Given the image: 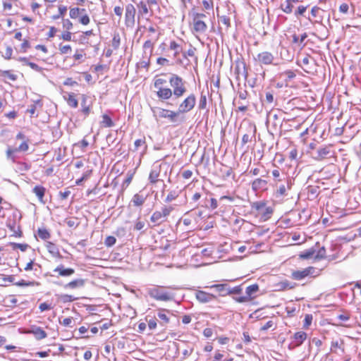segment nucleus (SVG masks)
<instances>
[{"label": "nucleus", "mask_w": 361, "mask_h": 361, "mask_svg": "<svg viewBox=\"0 0 361 361\" xmlns=\"http://www.w3.org/2000/svg\"><path fill=\"white\" fill-rule=\"evenodd\" d=\"M171 87V98L173 101H177L182 97L187 92L185 86L186 82L179 75L171 73L169 80Z\"/></svg>", "instance_id": "f257e3e1"}, {"label": "nucleus", "mask_w": 361, "mask_h": 361, "mask_svg": "<svg viewBox=\"0 0 361 361\" xmlns=\"http://www.w3.org/2000/svg\"><path fill=\"white\" fill-rule=\"evenodd\" d=\"M150 298L159 301H171L174 299V294L164 290L163 287L154 286L147 290Z\"/></svg>", "instance_id": "f03ea898"}, {"label": "nucleus", "mask_w": 361, "mask_h": 361, "mask_svg": "<svg viewBox=\"0 0 361 361\" xmlns=\"http://www.w3.org/2000/svg\"><path fill=\"white\" fill-rule=\"evenodd\" d=\"M166 80L156 76L154 78V86L157 90V96L161 100H168L171 98V89L168 87H163V85L166 83Z\"/></svg>", "instance_id": "7ed1b4c3"}, {"label": "nucleus", "mask_w": 361, "mask_h": 361, "mask_svg": "<svg viewBox=\"0 0 361 361\" xmlns=\"http://www.w3.org/2000/svg\"><path fill=\"white\" fill-rule=\"evenodd\" d=\"M69 16L72 19H75L78 23L83 25H87L90 23V17L87 13L85 8H73L69 11Z\"/></svg>", "instance_id": "20e7f679"}, {"label": "nucleus", "mask_w": 361, "mask_h": 361, "mask_svg": "<svg viewBox=\"0 0 361 361\" xmlns=\"http://www.w3.org/2000/svg\"><path fill=\"white\" fill-rule=\"evenodd\" d=\"M180 112L173 111L168 109H160L159 111V116L163 118H168L171 123L176 125L183 123L185 121L184 117L179 118Z\"/></svg>", "instance_id": "39448f33"}, {"label": "nucleus", "mask_w": 361, "mask_h": 361, "mask_svg": "<svg viewBox=\"0 0 361 361\" xmlns=\"http://www.w3.org/2000/svg\"><path fill=\"white\" fill-rule=\"evenodd\" d=\"M195 104L196 97L193 93H191L179 104L178 110L180 114L188 113L195 107Z\"/></svg>", "instance_id": "423d86ee"}, {"label": "nucleus", "mask_w": 361, "mask_h": 361, "mask_svg": "<svg viewBox=\"0 0 361 361\" xmlns=\"http://www.w3.org/2000/svg\"><path fill=\"white\" fill-rule=\"evenodd\" d=\"M274 55L269 51H262L259 53L257 56L254 58V59L260 65H276V63H274Z\"/></svg>", "instance_id": "0eeeda50"}, {"label": "nucleus", "mask_w": 361, "mask_h": 361, "mask_svg": "<svg viewBox=\"0 0 361 361\" xmlns=\"http://www.w3.org/2000/svg\"><path fill=\"white\" fill-rule=\"evenodd\" d=\"M307 338V334L304 331H298L290 338V348L300 346Z\"/></svg>", "instance_id": "6e6552de"}, {"label": "nucleus", "mask_w": 361, "mask_h": 361, "mask_svg": "<svg viewBox=\"0 0 361 361\" xmlns=\"http://www.w3.org/2000/svg\"><path fill=\"white\" fill-rule=\"evenodd\" d=\"M195 298L200 303H207L216 298V295L203 290H197Z\"/></svg>", "instance_id": "1a4fd4ad"}, {"label": "nucleus", "mask_w": 361, "mask_h": 361, "mask_svg": "<svg viewBox=\"0 0 361 361\" xmlns=\"http://www.w3.org/2000/svg\"><path fill=\"white\" fill-rule=\"evenodd\" d=\"M314 268L312 267L303 269L302 270H297L292 272V278L295 280H302L306 276L312 274Z\"/></svg>", "instance_id": "9d476101"}, {"label": "nucleus", "mask_w": 361, "mask_h": 361, "mask_svg": "<svg viewBox=\"0 0 361 361\" xmlns=\"http://www.w3.org/2000/svg\"><path fill=\"white\" fill-rule=\"evenodd\" d=\"M331 157V151L330 146H325L319 148L316 152L314 159L317 161H321L328 157Z\"/></svg>", "instance_id": "9b49d317"}, {"label": "nucleus", "mask_w": 361, "mask_h": 361, "mask_svg": "<svg viewBox=\"0 0 361 361\" xmlns=\"http://www.w3.org/2000/svg\"><path fill=\"white\" fill-rule=\"evenodd\" d=\"M166 313H170V310L166 309H160L158 310L155 317L159 320V324L162 326H166L170 322V317Z\"/></svg>", "instance_id": "f8f14e48"}, {"label": "nucleus", "mask_w": 361, "mask_h": 361, "mask_svg": "<svg viewBox=\"0 0 361 361\" xmlns=\"http://www.w3.org/2000/svg\"><path fill=\"white\" fill-rule=\"evenodd\" d=\"M135 8L133 4H128L126 7V23L135 21Z\"/></svg>", "instance_id": "ddd939ff"}, {"label": "nucleus", "mask_w": 361, "mask_h": 361, "mask_svg": "<svg viewBox=\"0 0 361 361\" xmlns=\"http://www.w3.org/2000/svg\"><path fill=\"white\" fill-rule=\"evenodd\" d=\"M193 31L197 33H204L207 30V24L202 20L192 19Z\"/></svg>", "instance_id": "4468645a"}, {"label": "nucleus", "mask_w": 361, "mask_h": 361, "mask_svg": "<svg viewBox=\"0 0 361 361\" xmlns=\"http://www.w3.org/2000/svg\"><path fill=\"white\" fill-rule=\"evenodd\" d=\"M259 285L257 283L247 286L245 289V294L250 301L252 300L257 297V293L259 291Z\"/></svg>", "instance_id": "2eb2a0df"}, {"label": "nucleus", "mask_w": 361, "mask_h": 361, "mask_svg": "<svg viewBox=\"0 0 361 361\" xmlns=\"http://www.w3.org/2000/svg\"><path fill=\"white\" fill-rule=\"evenodd\" d=\"M290 185H291L290 180L286 179V185L285 184L280 185L279 186V188L276 189V192H275L276 197H279L286 196L287 195L286 190H287V189H290Z\"/></svg>", "instance_id": "dca6fc26"}, {"label": "nucleus", "mask_w": 361, "mask_h": 361, "mask_svg": "<svg viewBox=\"0 0 361 361\" xmlns=\"http://www.w3.org/2000/svg\"><path fill=\"white\" fill-rule=\"evenodd\" d=\"M28 333L32 334L37 340H41L47 337L46 332L41 327L36 326H32Z\"/></svg>", "instance_id": "f3484780"}, {"label": "nucleus", "mask_w": 361, "mask_h": 361, "mask_svg": "<svg viewBox=\"0 0 361 361\" xmlns=\"http://www.w3.org/2000/svg\"><path fill=\"white\" fill-rule=\"evenodd\" d=\"M267 181L262 178H256L252 182V189L253 191L257 192L259 190H263L267 187Z\"/></svg>", "instance_id": "a211bd4d"}, {"label": "nucleus", "mask_w": 361, "mask_h": 361, "mask_svg": "<svg viewBox=\"0 0 361 361\" xmlns=\"http://www.w3.org/2000/svg\"><path fill=\"white\" fill-rule=\"evenodd\" d=\"M165 221L159 211H155L150 217V222L153 224L152 226H159Z\"/></svg>", "instance_id": "6ab92c4d"}, {"label": "nucleus", "mask_w": 361, "mask_h": 361, "mask_svg": "<svg viewBox=\"0 0 361 361\" xmlns=\"http://www.w3.org/2000/svg\"><path fill=\"white\" fill-rule=\"evenodd\" d=\"M199 204L202 207H209L212 209H216L218 206L216 199L211 198L208 200L207 196L200 202Z\"/></svg>", "instance_id": "aec40b11"}, {"label": "nucleus", "mask_w": 361, "mask_h": 361, "mask_svg": "<svg viewBox=\"0 0 361 361\" xmlns=\"http://www.w3.org/2000/svg\"><path fill=\"white\" fill-rule=\"evenodd\" d=\"M86 280L82 279H76L69 281V288L78 289L84 287Z\"/></svg>", "instance_id": "412c9836"}, {"label": "nucleus", "mask_w": 361, "mask_h": 361, "mask_svg": "<svg viewBox=\"0 0 361 361\" xmlns=\"http://www.w3.org/2000/svg\"><path fill=\"white\" fill-rule=\"evenodd\" d=\"M344 343L343 341H332L331 344V350L333 353H338L336 349L341 350V353H344Z\"/></svg>", "instance_id": "4be33fe9"}, {"label": "nucleus", "mask_w": 361, "mask_h": 361, "mask_svg": "<svg viewBox=\"0 0 361 361\" xmlns=\"http://www.w3.org/2000/svg\"><path fill=\"white\" fill-rule=\"evenodd\" d=\"M51 276L59 277L61 276H68V269L64 268L63 266H59L56 269L53 270V273L51 274Z\"/></svg>", "instance_id": "5701e85b"}, {"label": "nucleus", "mask_w": 361, "mask_h": 361, "mask_svg": "<svg viewBox=\"0 0 361 361\" xmlns=\"http://www.w3.org/2000/svg\"><path fill=\"white\" fill-rule=\"evenodd\" d=\"M46 189L41 185H36L33 189L32 192L38 197L39 200L43 202V197L44 196Z\"/></svg>", "instance_id": "b1692460"}, {"label": "nucleus", "mask_w": 361, "mask_h": 361, "mask_svg": "<svg viewBox=\"0 0 361 361\" xmlns=\"http://www.w3.org/2000/svg\"><path fill=\"white\" fill-rule=\"evenodd\" d=\"M169 48L171 50H173L174 51L173 53V57L177 58L178 55L180 53L183 52L182 47L180 44L177 43L175 41H171L170 42Z\"/></svg>", "instance_id": "393cba45"}, {"label": "nucleus", "mask_w": 361, "mask_h": 361, "mask_svg": "<svg viewBox=\"0 0 361 361\" xmlns=\"http://www.w3.org/2000/svg\"><path fill=\"white\" fill-rule=\"evenodd\" d=\"M146 200V197L143 196L142 195H140L138 193L134 195L132 199V202L133 203V205L135 207H140L142 206Z\"/></svg>", "instance_id": "a878e982"}, {"label": "nucleus", "mask_w": 361, "mask_h": 361, "mask_svg": "<svg viewBox=\"0 0 361 361\" xmlns=\"http://www.w3.org/2000/svg\"><path fill=\"white\" fill-rule=\"evenodd\" d=\"M210 288H214L216 291L220 293V295H221L222 293H226L228 291V285L226 283H219V284H214L209 287Z\"/></svg>", "instance_id": "bb28decb"}, {"label": "nucleus", "mask_w": 361, "mask_h": 361, "mask_svg": "<svg viewBox=\"0 0 361 361\" xmlns=\"http://www.w3.org/2000/svg\"><path fill=\"white\" fill-rule=\"evenodd\" d=\"M294 7V3L291 0H286L281 4V9L286 13H291Z\"/></svg>", "instance_id": "cd10ccee"}, {"label": "nucleus", "mask_w": 361, "mask_h": 361, "mask_svg": "<svg viewBox=\"0 0 361 361\" xmlns=\"http://www.w3.org/2000/svg\"><path fill=\"white\" fill-rule=\"evenodd\" d=\"M240 66H242L243 68V75H244L245 78L246 79L248 75V73L246 68V64L244 62H241L240 63H238L235 68V73L237 75V78H238V75L240 73Z\"/></svg>", "instance_id": "c85d7f7f"}, {"label": "nucleus", "mask_w": 361, "mask_h": 361, "mask_svg": "<svg viewBox=\"0 0 361 361\" xmlns=\"http://www.w3.org/2000/svg\"><path fill=\"white\" fill-rule=\"evenodd\" d=\"M272 176H273L276 183L281 182V181L286 179V174L284 173H281L279 169L273 170Z\"/></svg>", "instance_id": "c756f323"}, {"label": "nucleus", "mask_w": 361, "mask_h": 361, "mask_svg": "<svg viewBox=\"0 0 361 361\" xmlns=\"http://www.w3.org/2000/svg\"><path fill=\"white\" fill-rule=\"evenodd\" d=\"M121 44V37L118 32H114L111 41V46L114 49L116 50L119 48Z\"/></svg>", "instance_id": "7c9ffc66"}, {"label": "nucleus", "mask_w": 361, "mask_h": 361, "mask_svg": "<svg viewBox=\"0 0 361 361\" xmlns=\"http://www.w3.org/2000/svg\"><path fill=\"white\" fill-rule=\"evenodd\" d=\"M243 292L242 286H237L233 288H228V291L226 293H222L221 296H226L228 295H232V294H240Z\"/></svg>", "instance_id": "2f4dec72"}, {"label": "nucleus", "mask_w": 361, "mask_h": 361, "mask_svg": "<svg viewBox=\"0 0 361 361\" xmlns=\"http://www.w3.org/2000/svg\"><path fill=\"white\" fill-rule=\"evenodd\" d=\"M101 123L105 128H110L114 126V123L107 114H104L102 116V121Z\"/></svg>", "instance_id": "473e14b6"}, {"label": "nucleus", "mask_w": 361, "mask_h": 361, "mask_svg": "<svg viewBox=\"0 0 361 361\" xmlns=\"http://www.w3.org/2000/svg\"><path fill=\"white\" fill-rule=\"evenodd\" d=\"M20 61L23 62L24 64L29 66L32 69L39 72L41 71V68L36 63L30 62L26 58H20Z\"/></svg>", "instance_id": "72a5a7b5"}, {"label": "nucleus", "mask_w": 361, "mask_h": 361, "mask_svg": "<svg viewBox=\"0 0 361 361\" xmlns=\"http://www.w3.org/2000/svg\"><path fill=\"white\" fill-rule=\"evenodd\" d=\"M159 176V171L157 169H152L150 171L149 176V180L150 183H155L158 181V177Z\"/></svg>", "instance_id": "f704fd0d"}, {"label": "nucleus", "mask_w": 361, "mask_h": 361, "mask_svg": "<svg viewBox=\"0 0 361 361\" xmlns=\"http://www.w3.org/2000/svg\"><path fill=\"white\" fill-rule=\"evenodd\" d=\"M320 11H324L325 9H324V8H322V7H320L318 6H314L312 8L311 14L314 18L319 17L320 20H322V16L319 15Z\"/></svg>", "instance_id": "c9c22d12"}, {"label": "nucleus", "mask_w": 361, "mask_h": 361, "mask_svg": "<svg viewBox=\"0 0 361 361\" xmlns=\"http://www.w3.org/2000/svg\"><path fill=\"white\" fill-rule=\"evenodd\" d=\"M48 251L54 256L57 257L59 255V252L56 245L51 243H48L47 245Z\"/></svg>", "instance_id": "e433bc0d"}, {"label": "nucleus", "mask_w": 361, "mask_h": 361, "mask_svg": "<svg viewBox=\"0 0 361 361\" xmlns=\"http://www.w3.org/2000/svg\"><path fill=\"white\" fill-rule=\"evenodd\" d=\"M265 206H266V203L264 202L259 201V202H253L252 204L251 207H252V209H254L261 213V212H262L264 208H265Z\"/></svg>", "instance_id": "4c0bfd02"}, {"label": "nucleus", "mask_w": 361, "mask_h": 361, "mask_svg": "<svg viewBox=\"0 0 361 361\" xmlns=\"http://www.w3.org/2000/svg\"><path fill=\"white\" fill-rule=\"evenodd\" d=\"M314 253L315 250L312 248L303 252L302 254H300V257L302 259H308L312 258L314 256Z\"/></svg>", "instance_id": "58836bf2"}, {"label": "nucleus", "mask_w": 361, "mask_h": 361, "mask_svg": "<svg viewBox=\"0 0 361 361\" xmlns=\"http://www.w3.org/2000/svg\"><path fill=\"white\" fill-rule=\"evenodd\" d=\"M37 234L38 236L43 240H47L50 238V234L46 228H39Z\"/></svg>", "instance_id": "ea45409f"}, {"label": "nucleus", "mask_w": 361, "mask_h": 361, "mask_svg": "<svg viewBox=\"0 0 361 361\" xmlns=\"http://www.w3.org/2000/svg\"><path fill=\"white\" fill-rule=\"evenodd\" d=\"M178 192L176 190L170 191L169 193L167 195L165 202H171L173 200H176L178 197Z\"/></svg>", "instance_id": "a19ab883"}, {"label": "nucleus", "mask_w": 361, "mask_h": 361, "mask_svg": "<svg viewBox=\"0 0 361 361\" xmlns=\"http://www.w3.org/2000/svg\"><path fill=\"white\" fill-rule=\"evenodd\" d=\"M274 94L272 92L269 91L265 92V99L262 100L267 104H272L274 102Z\"/></svg>", "instance_id": "79ce46f5"}, {"label": "nucleus", "mask_w": 361, "mask_h": 361, "mask_svg": "<svg viewBox=\"0 0 361 361\" xmlns=\"http://www.w3.org/2000/svg\"><path fill=\"white\" fill-rule=\"evenodd\" d=\"M198 107L200 109H205L207 107V96L201 93Z\"/></svg>", "instance_id": "37998d69"}, {"label": "nucleus", "mask_w": 361, "mask_h": 361, "mask_svg": "<svg viewBox=\"0 0 361 361\" xmlns=\"http://www.w3.org/2000/svg\"><path fill=\"white\" fill-rule=\"evenodd\" d=\"M17 152L16 149L15 148H11V147H8L6 150V157L8 159L11 160L12 161H15V157L14 153Z\"/></svg>", "instance_id": "c03bdc74"}, {"label": "nucleus", "mask_w": 361, "mask_h": 361, "mask_svg": "<svg viewBox=\"0 0 361 361\" xmlns=\"http://www.w3.org/2000/svg\"><path fill=\"white\" fill-rule=\"evenodd\" d=\"M88 142L86 140L83 139L81 142L73 145V151H74L77 147H80L82 149H83L86 148L88 146Z\"/></svg>", "instance_id": "a18cd8bd"}, {"label": "nucleus", "mask_w": 361, "mask_h": 361, "mask_svg": "<svg viewBox=\"0 0 361 361\" xmlns=\"http://www.w3.org/2000/svg\"><path fill=\"white\" fill-rule=\"evenodd\" d=\"M116 242V239L115 237L109 235L107 236L104 240V245L106 247H112L114 245H115Z\"/></svg>", "instance_id": "49530a36"}, {"label": "nucleus", "mask_w": 361, "mask_h": 361, "mask_svg": "<svg viewBox=\"0 0 361 361\" xmlns=\"http://www.w3.org/2000/svg\"><path fill=\"white\" fill-rule=\"evenodd\" d=\"M137 7L139 8V12L140 13H142V14L148 13V8H147V4L145 2L140 1L137 4Z\"/></svg>", "instance_id": "de8ad7c7"}, {"label": "nucleus", "mask_w": 361, "mask_h": 361, "mask_svg": "<svg viewBox=\"0 0 361 361\" xmlns=\"http://www.w3.org/2000/svg\"><path fill=\"white\" fill-rule=\"evenodd\" d=\"M81 106L82 107V112L86 115L88 114L90 112V108L86 106V97L84 94L82 95Z\"/></svg>", "instance_id": "09e8293b"}, {"label": "nucleus", "mask_w": 361, "mask_h": 361, "mask_svg": "<svg viewBox=\"0 0 361 361\" xmlns=\"http://www.w3.org/2000/svg\"><path fill=\"white\" fill-rule=\"evenodd\" d=\"M272 212L273 209L271 207L265 206V208L261 212V214L265 219H269Z\"/></svg>", "instance_id": "8fccbe9b"}, {"label": "nucleus", "mask_w": 361, "mask_h": 361, "mask_svg": "<svg viewBox=\"0 0 361 361\" xmlns=\"http://www.w3.org/2000/svg\"><path fill=\"white\" fill-rule=\"evenodd\" d=\"M17 152H26L29 149L28 143L26 140H24L18 147L15 148Z\"/></svg>", "instance_id": "3c124183"}, {"label": "nucleus", "mask_w": 361, "mask_h": 361, "mask_svg": "<svg viewBox=\"0 0 361 361\" xmlns=\"http://www.w3.org/2000/svg\"><path fill=\"white\" fill-rule=\"evenodd\" d=\"M173 210V208L171 207H161V210L159 211L162 216L165 218H166L168 216H169V214H171V212H172Z\"/></svg>", "instance_id": "603ef678"}, {"label": "nucleus", "mask_w": 361, "mask_h": 361, "mask_svg": "<svg viewBox=\"0 0 361 361\" xmlns=\"http://www.w3.org/2000/svg\"><path fill=\"white\" fill-rule=\"evenodd\" d=\"M307 6H299L295 11V16L298 17L299 16H303L307 8Z\"/></svg>", "instance_id": "864d4df0"}, {"label": "nucleus", "mask_w": 361, "mask_h": 361, "mask_svg": "<svg viewBox=\"0 0 361 361\" xmlns=\"http://www.w3.org/2000/svg\"><path fill=\"white\" fill-rule=\"evenodd\" d=\"M157 319L155 317L147 320V325L150 330H154L156 329L157 326Z\"/></svg>", "instance_id": "5fc2aeb1"}, {"label": "nucleus", "mask_w": 361, "mask_h": 361, "mask_svg": "<svg viewBox=\"0 0 361 361\" xmlns=\"http://www.w3.org/2000/svg\"><path fill=\"white\" fill-rule=\"evenodd\" d=\"M2 76L8 78L12 81H15L17 79V75L11 73L10 71H4L2 72Z\"/></svg>", "instance_id": "6e6d98bb"}, {"label": "nucleus", "mask_w": 361, "mask_h": 361, "mask_svg": "<svg viewBox=\"0 0 361 361\" xmlns=\"http://www.w3.org/2000/svg\"><path fill=\"white\" fill-rule=\"evenodd\" d=\"M248 298H247L246 295L240 296V297L233 296V300L238 303H244V302H250Z\"/></svg>", "instance_id": "4d7b16f0"}, {"label": "nucleus", "mask_w": 361, "mask_h": 361, "mask_svg": "<svg viewBox=\"0 0 361 361\" xmlns=\"http://www.w3.org/2000/svg\"><path fill=\"white\" fill-rule=\"evenodd\" d=\"M145 145V138L137 139L134 142V150H137L140 147Z\"/></svg>", "instance_id": "13d9d810"}, {"label": "nucleus", "mask_w": 361, "mask_h": 361, "mask_svg": "<svg viewBox=\"0 0 361 361\" xmlns=\"http://www.w3.org/2000/svg\"><path fill=\"white\" fill-rule=\"evenodd\" d=\"M219 21L225 25L226 27H230V18L226 16H221L219 17Z\"/></svg>", "instance_id": "bf43d9fd"}, {"label": "nucleus", "mask_w": 361, "mask_h": 361, "mask_svg": "<svg viewBox=\"0 0 361 361\" xmlns=\"http://www.w3.org/2000/svg\"><path fill=\"white\" fill-rule=\"evenodd\" d=\"M14 285L17 286H30L34 285V282L21 280L17 283H15Z\"/></svg>", "instance_id": "052dcab7"}, {"label": "nucleus", "mask_w": 361, "mask_h": 361, "mask_svg": "<svg viewBox=\"0 0 361 361\" xmlns=\"http://www.w3.org/2000/svg\"><path fill=\"white\" fill-rule=\"evenodd\" d=\"M283 74L286 76V80H290L296 76L295 73L291 70L286 71Z\"/></svg>", "instance_id": "680f3d73"}, {"label": "nucleus", "mask_w": 361, "mask_h": 361, "mask_svg": "<svg viewBox=\"0 0 361 361\" xmlns=\"http://www.w3.org/2000/svg\"><path fill=\"white\" fill-rule=\"evenodd\" d=\"M274 323L273 321L271 320H269L264 325H263L261 328H260V331H267L269 329L271 328L273 326H274Z\"/></svg>", "instance_id": "e2e57ef3"}, {"label": "nucleus", "mask_w": 361, "mask_h": 361, "mask_svg": "<svg viewBox=\"0 0 361 361\" xmlns=\"http://www.w3.org/2000/svg\"><path fill=\"white\" fill-rule=\"evenodd\" d=\"M13 247L14 249L18 248L21 251L24 252L28 247V245H27V244H20V243H13Z\"/></svg>", "instance_id": "0e129e2a"}, {"label": "nucleus", "mask_w": 361, "mask_h": 361, "mask_svg": "<svg viewBox=\"0 0 361 361\" xmlns=\"http://www.w3.org/2000/svg\"><path fill=\"white\" fill-rule=\"evenodd\" d=\"M69 106L74 108L78 106V100L72 94H69Z\"/></svg>", "instance_id": "69168bd1"}, {"label": "nucleus", "mask_w": 361, "mask_h": 361, "mask_svg": "<svg viewBox=\"0 0 361 361\" xmlns=\"http://www.w3.org/2000/svg\"><path fill=\"white\" fill-rule=\"evenodd\" d=\"M281 286L283 289H292L295 288V284L294 283L292 285L290 282L286 281L281 282Z\"/></svg>", "instance_id": "338daca9"}, {"label": "nucleus", "mask_w": 361, "mask_h": 361, "mask_svg": "<svg viewBox=\"0 0 361 361\" xmlns=\"http://www.w3.org/2000/svg\"><path fill=\"white\" fill-rule=\"evenodd\" d=\"M13 54V49L11 47H7L6 49L5 53L4 54V57L6 59H10L11 58Z\"/></svg>", "instance_id": "774afa93"}]
</instances>
